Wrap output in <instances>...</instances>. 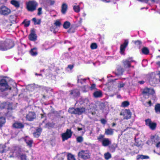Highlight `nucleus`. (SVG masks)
<instances>
[{
	"label": "nucleus",
	"mask_w": 160,
	"mask_h": 160,
	"mask_svg": "<svg viewBox=\"0 0 160 160\" xmlns=\"http://www.w3.org/2000/svg\"><path fill=\"white\" fill-rule=\"evenodd\" d=\"M152 2H158L159 0H151Z\"/></svg>",
	"instance_id": "obj_53"
},
{
	"label": "nucleus",
	"mask_w": 160,
	"mask_h": 160,
	"mask_svg": "<svg viewBox=\"0 0 160 160\" xmlns=\"http://www.w3.org/2000/svg\"><path fill=\"white\" fill-rule=\"evenodd\" d=\"M9 89L11 90V88L9 87L6 80L2 79L0 81V92H3Z\"/></svg>",
	"instance_id": "obj_5"
},
{
	"label": "nucleus",
	"mask_w": 160,
	"mask_h": 160,
	"mask_svg": "<svg viewBox=\"0 0 160 160\" xmlns=\"http://www.w3.org/2000/svg\"><path fill=\"white\" fill-rule=\"evenodd\" d=\"M72 135V132L71 130L68 129L65 132L62 133L61 134L62 141H64L70 138Z\"/></svg>",
	"instance_id": "obj_9"
},
{
	"label": "nucleus",
	"mask_w": 160,
	"mask_h": 160,
	"mask_svg": "<svg viewBox=\"0 0 160 160\" xmlns=\"http://www.w3.org/2000/svg\"><path fill=\"white\" fill-rule=\"evenodd\" d=\"M131 61H129L128 59L123 61V64L125 68H128L131 67Z\"/></svg>",
	"instance_id": "obj_16"
},
{
	"label": "nucleus",
	"mask_w": 160,
	"mask_h": 160,
	"mask_svg": "<svg viewBox=\"0 0 160 160\" xmlns=\"http://www.w3.org/2000/svg\"><path fill=\"white\" fill-rule=\"evenodd\" d=\"M83 138L81 136L78 137L77 138V140L78 142H81L83 141Z\"/></svg>",
	"instance_id": "obj_41"
},
{
	"label": "nucleus",
	"mask_w": 160,
	"mask_h": 160,
	"mask_svg": "<svg viewBox=\"0 0 160 160\" xmlns=\"http://www.w3.org/2000/svg\"><path fill=\"white\" fill-rule=\"evenodd\" d=\"M135 43L136 44H137V43H138L139 44H141V43L140 41H136Z\"/></svg>",
	"instance_id": "obj_54"
},
{
	"label": "nucleus",
	"mask_w": 160,
	"mask_h": 160,
	"mask_svg": "<svg viewBox=\"0 0 160 160\" xmlns=\"http://www.w3.org/2000/svg\"><path fill=\"white\" fill-rule=\"evenodd\" d=\"M36 114L34 112H29L26 116L27 119L29 121H32L36 118Z\"/></svg>",
	"instance_id": "obj_11"
},
{
	"label": "nucleus",
	"mask_w": 160,
	"mask_h": 160,
	"mask_svg": "<svg viewBox=\"0 0 160 160\" xmlns=\"http://www.w3.org/2000/svg\"><path fill=\"white\" fill-rule=\"evenodd\" d=\"M54 24L55 26L59 28H60V26L61 25V23L60 22V21L59 20H56Z\"/></svg>",
	"instance_id": "obj_33"
},
{
	"label": "nucleus",
	"mask_w": 160,
	"mask_h": 160,
	"mask_svg": "<svg viewBox=\"0 0 160 160\" xmlns=\"http://www.w3.org/2000/svg\"><path fill=\"white\" fill-rule=\"evenodd\" d=\"M61 12H62L64 14L65 13L68 8V6L66 3H63L61 7Z\"/></svg>",
	"instance_id": "obj_17"
},
{
	"label": "nucleus",
	"mask_w": 160,
	"mask_h": 160,
	"mask_svg": "<svg viewBox=\"0 0 160 160\" xmlns=\"http://www.w3.org/2000/svg\"><path fill=\"white\" fill-rule=\"evenodd\" d=\"M128 40H125L123 43L121 45L120 47V52L122 54L124 52L128 44Z\"/></svg>",
	"instance_id": "obj_12"
},
{
	"label": "nucleus",
	"mask_w": 160,
	"mask_h": 160,
	"mask_svg": "<svg viewBox=\"0 0 160 160\" xmlns=\"http://www.w3.org/2000/svg\"><path fill=\"white\" fill-rule=\"evenodd\" d=\"M5 103H3L1 104L0 107L2 108H4L5 107Z\"/></svg>",
	"instance_id": "obj_49"
},
{
	"label": "nucleus",
	"mask_w": 160,
	"mask_h": 160,
	"mask_svg": "<svg viewBox=\"0 0 160 160\" xmlns=\"http://www.w3.org/2000/svg\"><path fill=\"white\" fill-rule=\"evenodd\" d=\"M149 105V106H150L151 105V101H149L148 102H147Z\"/></svg>",
	"instance_id": "obj_57"
},
{
	"label": "nucleus",
	"mask_w": 160,
	"mask_h": 160,
	"mask_svg": "<svg viewBox=\"0 0 160 160\" xmlns=\"http://www.w3.org/2000/svg\"><path fill=\"white\" fill-rule=\"evenodd\" d=\"M78 131H79L82 130V128H78Z\"/></svg>",
	"instance_id": "obj_60"
},
{
	"label": "nucleus",
	"mask_w": 160,
	"mask_h": 160,
	"mask_svg": "<svg viewBox=\"0 0 160 160\" xmlns=\"http://www.w3.org/2000/svg\"><path fill=\"white\" fill-rule=\"evenodd\" d=\"M125 85V84L122 82H120L118 83V88L120 89L123 88Z\"/></svg>",
	"instance_id": "obj_42"
},
{
	"label": "nucleus",
	"mask_w": 160,
	"mask_h": 160,
	"mask_svg": "<svg viewBox=\"0 0 160 160\" xmlns=\"http://www.w3.org/2000/svg\"><path fill=\"white\" fill-rule=\"evenodd\" d=\"M24 140L27 145L31 147L33 142L32 140L28 137H25Z\"/></svg>",
	"instance_id": "obj_15"
},
{
	"label": "nucleus",
	"mask_w": 160,
	"mask_h": 160,
	"mask_svg": "<svg viewBox=\"0 0 160 160\" xmlns=\"http://www.w3.org/2000/svg\"><path fill=\"white\" fill-rule=\"evenodd\" d=\"M129 105V103L127 101H125L122 102L121 105V107H126L128 106Z\"/></svg>",
	"instance_id": "obj_32"
},
{
	"label": "nucleus",
	"mask_w": 160,
	"mask_h": 160,
	"mask_svg": "<svg viewBox=\"0 0 160 160\" xmlns=\"http://www.w3.org/2000/svg\"><path fill=\"white\" fill-rule=\"evenodd\" d=\"M32 20L33 21L35 22L36 23V24H39L40 23V22H36V19L35 18H33V19H32Z\"/></svg>",
	"instance_id": "obj_48"
},
{
	"label": "nucleus",
	"mask_w": 160,
	"mask_h": 160,
	"mask_svg": "<svg viewBox=\"0 0 160 160\" xmlns=\"http://www.w3.org/2000/svg\"><path fill=\"white\" fill-rule=\"evenodd\" d=\"M84 112H86L88 113H91L92 115H94L95 114V111L90 110V111L88 110V112L87 110H85L84 108H76V114L80 115Z\"/></svg>",
	"instance_id": "obj_6"
},
{
	"label": "nucleus",
	"mask_w": 160,
	"mask_h": 160,
	"mask_svg": "<svg viewBox=\"0 0 160 160\" xmlns=\"http://www.w3.org/2000/svg\"><path fill=\"white\" fill-rule=\"evenodd\" d=\"M157 64L160 67V61H158L156 62Z\"/></svg>",
	"instance_id": "obj_55"
},
{
	"label": "nucleus",
	"mask_w": 160,
	"mask_h": 160,
	"mask_svg": "<svg viewBox=\"0 0 160 160\" xmlns=\"http://www.w3.org/2000/svg\"><path fill=\"white\" fill-rule=\"evenodd\" d=\"M91 48L92 49H95L97 48V44L95 43H92L91 45Z\"/></svg>",
	"instance_id": "obj_44"
},
{
	"label": "nucleus",
	"mask_w": 160,
	"mask_h": 160,
	"mask_svg": "<svg viewBox=\"0 0 160 160\" xmlns=\"http://www.w3.org/2000/svg\"><path fill=\"white\" fill-rule=\"evenodd\" d=\"M101 142L102 145L104 147L107 146L111 144V141L110 139L106 138H103Z\"/></svg>",
	"instance_id": "obj_13"
},
{
	"label": "nucleus",
	"mask_w": 160,
	"mask_h": 160,
	"mask_svg": "<svg viewBox=\"0 0 160 160\" xmlns=\"http://www.w3.org/2000/svg\"><path fill=\"white\" fill-rule=\"evenodd\" d=\"M115 125H116V124L115 123H113L112 125V127H114V126H115Z\"/></svg>",
	"instance_id": "obj_64"
},
{
	"label": "nucleus",
	"mask_w": 160,
	"mask_h": 160,
	"mask_svg": "<svg viewBox=\"0 0 160 160\" xmlns=\"http://www.w3.org/2000/svg\"><path fill=\"white\" fill-rule=\"evenodd\" d=\"M149 158V157L148 156H147L143 155H138L137 157V159H147Z\"/></svg>",
	"instance_id": "obj_28"
},
{
	"label": "nucleus",
	"mask_w": 160,
	"mask_h": 160,
	"mask_svg": "<svg viewBox=\"0 0 160 160\" xmlns=\"http://www.w3.org/2000/svg\"><path fill=\"white\" fill-rule=\"evenodd\" d=\"M139 83L140 84H143L144 83V82L143 81H139Z\"/></svg>",
	"instance_id": "obj_59"
},
{
	"label": "nucleus",
	"mask_w": 160,
	"mask_h": 160,
	"mask_svg": "<svg viewBox=\"0 0 160 160\" xmlns=\"http://www.w3.org/2000/svg\"><path fill=\"white\" fill-rule=\"evenodd\" d=\"M68 160H75L74 156L71 154L68 155Z\"/></svg>",
	"instance_id": "obj_37"
},
{
	"label": "nucleus",
	"mask_w": 160,
	"mask_h": 160,
	"mask_svg": "<svg viewBox=\"0 0 160 160\" xmlns=\"http://www.w3.org/2000/svg\"><path fill=\"white\" fill-rule=\"evenodd\" d=\"M78 157L83 159H87L90 157V153L88 150H82L78 153Z\"/></svg>",
	"instance_id": "obj_4"
},
{
	"label": "nucleus",
	"mask_w": 160,
	"mask_h": 160,
	"mask_svg": "<svg viewBox=\"0 0 160 160\" xmlns=\"http://www.w3.org/2000/svg\"><path fill=\"white\" fill-rule=\"evenodd\" d=\"M11 4L17 8H19L20 6V4L19 1H18L15 0H12L11 1Z\"/></svg>",
	"instance_id": "obj_22"
},
{
	"label": "nucleus",
	"mask_w": 160,
	"mask_h": 160,
	"mask_svg": "<svg viewBox=\"0 0 160 160\" xmlns=\"http://www.w3.org/2000/svg\"><path fill=\"white\" fill-rule=\"evenodd\" d=\"M129 128L128 127H127L126 129H123V131H125L126 129H128Z\"/></svg>",
	"instance_id": "obj_62"
},
{
	"label": "nucleus",
	"mask_w": 160,
	"mask_h": 160,
	"mask_svg": "<svg viewBox=\"0 0 160 160\" xmlns=\"http://www.w3.org/2000/svg\"><path fill=\"white\" fill-rule=\"evenodd\" d=\"M22 24H24V26L26 27L30 25V21L23 22Z\"/></svg>",
	"instance_id": "obj_43"
},
{
	"label": "nucleus",
	"mask_w": 160,
	"mask_h": 160,
	"mask_svg": "<svg viewBox=\"0 0 160 160\" xmlns=\"http://www.w3.org/2000/svg\"><path fill=\"white\" fill-rule=\"evenodd\" d=\"M73 66L72 65H69L68 68H69L70 69H72L73 68Z\"/></svg>",
	"instance_id": "obj_52"
},
{
	"label": "nucleus",
	"mask_w": 160,
	"mask_h": 160,
	"mask_svg": "<svg viewBox=\"0 0 160 160\" xmlns=\"http://www.w3.org/2000/svg\"><path fill=\"white\" fill-rule=\"evenodd\" d=\"M6 146L5 145L0 144V153H3L8 151V150H6L5 148ZM10 148H8V150H9Z\"/></svg>",
	"instance_id": "obj_21"
},
{
	"label": "nucleus",
	"mask_w": 160,
	"mask_h": 160,
	"mask_svg": "<svg viewBox=\"0 0 160 160\" xmlns=\"http://www.w3.org/2000/svg\"><path fill=\"white\" fill-rule=\"evenodd\" d=\"M76 108H70L69 109L68 112L71 113H74L76 114Z\"/></svg>",
	"instance_id": "obj_38"
},
{
	"label": "nucleus",
	"mask_w": 160,
	"mask_h": 160,
	"mask_svg": "<svg viewBox=\"0 0 160 160\" xmlns=\"http://www.w3.org/2000/svg\"><path fill=\"white\" fill-rule=\"evenodd\" d=\"M146 124L147 125L149 126L152 122L151 121L150 119H148L145 120Z\"/></svg>",
	"instance_id": "obj_40"
},
{
	"label": "nucleus",
	"mask_w": 160,
	"mask_h": 160,
	"mask_svg": "<svg viewBox=\"0 0 160 160\" xmlns=\"http://www.w3.org/2000/svg\"><path fill=\"white\" fill-rule=\"evenodd\" d=\"M38 5V3L34 1H29L26 3L27 8L30 12L35 10Z\"/></svg>",
	"instance_id": "obj_3"
},
{
	"label": "nucleus",
	"mask_w": 160,
	"mask_h": 160,
	"mask_svg": "<svg viewBox=\"0 0 160 160\" xmlns=\"http://www.w3.org/2000/svg\"><path fill=\"white\" fill-rule=\"evenodd\" d=\"M100 121H101V123L103 124H106V121L103 119H101V120Z\"/></svg>",
	"instance_id": "obj_47"
},
{
	"label": "nucleus",
	"mask_w": 160,
	"mask_h": 160,
	"mask_svg": "<svg viewBox=\"0 0 160 160\" xmlns=\"http://www.w3.org/2000/svg\"><path fill=\"white\" fill-rule=\"evenodd\" d=\"M42 132V129L41 128H38L37 129L35 132L33 133L34 136L36 138L38 137L41 133Z\"/></svg>",
	"instance_id": "obj_20"
},
{
	"label": "nucleus",
	"mask_w": 160,
	"mask_h": 160,
	"mask_svg": "<svg viewBox=\"0 0 160 160\" xmlns=\"http://www.w3.org/2000/svg\"><path fill=\"white\" fill-rule=\"evenodd\" d=\"M95 88V85L94 84H92L91 87V89H93Z\"/></svg>",
	"instance_id": "obj_50"
},
{
	"label": "nucleus",
	"mask_w": 160,
	"mask_h": 160,
	"mask_svg": "<svg viewBox=\"0 0 160 160\" xmlns=\"http://www.w3.org/2000/svg\"><path fill=\"white\" fill-rule=\"evenodd\" d=\"M30 53L32 56H35L38 54L37 48H34L31 49L30 51Z\"/></svg>",
	"instance_id": "obj_14"
},
{
	"label": "nucleus",
	"mask_w": 160,
	"mask_h": 160,
	"mask_svg": "<svg viewBox=\"0 0 160 160\" xmlns=\"http://www.w3.org/2000/svg\"><path fill=\"white\" fill-rule=\"evenodd\" d=\"M11 12L10 10L5 6H2L0 8V14L7 15Z\"/></svg>",
	"instance_id": "obj_8"
},
{
	"label": "nucleus",
	"mask_w": 160,
	"mask_h": 160,
	"mask_svg": "<svg viewBox=\"0 0 160 160\" xmlns=\"http://www.w3.org/2000/svg\"><path fill=\"white\" fill-rule=\"evenodd\" d=\"M88 100L86 98L83 100V101L81 103V104L83 103L86 104H88Z\"/></svg>",
	"instance_id": "obj_46"
},
{
	"label": "nucleus",
	"mask_w": 160,
	"mask_h": 160,
	"mask_svg": "<svg viewBox=\"0 0 160 160\" xmlns=\"http://www.w3.org/2000/svg\"><path fill=\"white\" fill-rule=\"evenodd\" d=\"M128 60L129 61H131V62H133V60H132V58H129L128 59Z\"/></svg>",
	"instance_id": "obj_58"
},
{
	"label": "nucleus",
	"mask_w": 160,
	"mask_h": 160,
	"mask_svg": "<svg viewBox=\"0 0 160 160\" xmlns=\"http://www.w3.org/2000/svg\"><path fill=\"white\" fill-rule=\"evenodd\" d=\"M59 28L55 26L51 28V30L54 33H55L58 31Z\"/></svg>",
	"instance_id": "obj_34"
},
{
	"label": "nucleus",
	"mask_w": 160,
	"mask_h": 160,
	"mask_svg": "<svg viewBox=\"0 0 160 160\" xmlns=\"http://www.w3.org/2000/svg\"><path fill=\"white\" fill-rule=\"evenodd\" d=\"M13 46V42L11 39H7L4 42H0V50L2 51L7 50Z\"/></svg>",
	"instance_id": "obj_1"
},
{
	"label": "nucleus",
	"mask_w": 160,
	"mask_h": 160,
	"mask_svg": "<svg viewBox=\"0 0 160 160\" xmlns=\"http://www.w3.org/2000/svg\"><path fill=\"white\" fill-rule=\"evenodd\" d=\"M73 9L74 11L76 12H79L80 11L79 5H74L73 6Z\"/></svg>",
	"instance_id": "obj_31"
},
{
	"label": "nucleus",
	"mask_w": 160,
	"mask_h": 160,
	"mask_svg": "<svg viewBox=\"0 0 160 160\" xmlns=\"http://www.w3.org/2000/svg\"><path fill=\"white\" fill-rule=\"evenodd\" d=\"M13 149L14 150L13 152V157H18L20 156L21 160H26V155L25 154H21V151L18 148L14 147Z\"/></svg>",
	"instance_id": "obj_2"
},
{
	"label": "nucleus",
	"mask_w": 160,
	"mask_h": 160,
	"mask_svg": "<svg viewBox=\"0 0 160 160\" xmlns=\"http://www.w3.org/2000/svg\"><path fill=\"white\" fill-rule=\"evenodd\" d=\"M6 119L5 118L0 116V128L5 123Z\"/></svg>",
	"instance_id": "obj_24"
},
{
	"label": "nucleus",
	"mask_w": 160,
	"mask_h": 160,
	"mask_svg": "<svg viewBox=\"0 0 160 160\" xmlns=\"http://www.w3.org/2000/svg\"><path fill=\"white\" fill-rule=\"evenodd\" d=\"M13 126L16 128H23L24 127V125L21 122H16L13 124Z\"/></svg>",
	"instance_id": "obj_19"
},
{
	"label": "nucleus",
	"mask_w": 160,
	"mask_h": 160,
	"mask_svg": "<svg viewBox=\"0 0 160 160\" xmlns=\"http://www.w3.org/2000/svg\"><path fill=\"white\" fill-rule=\"evenodd\" d=\"M155 110L157 113H160V104L158 103L155 105Z\"/></svg>",
	"instance_id": "obj_26"
},
{
	"label": "nucleus",
	"mask_w": 160,
	"mask_h": 160,
	"mask_svg": "<svg viewBox=\"0 0 160 160\" xmlns=\"http://www.w3.org/2000/svg\"><path fill=\"white\" fill-rule=\"evenodd\" d=\"M87 88H85V90H83V92H87Z\"/></svg>",
	"instance_id": "obj_63"
},
{
	"label": "nucleus",
	"mask_w": 160,
	"mask_h": 160,
	"mask_svg": "<svg viewBox=\"0 0 160 160\" xmlns=\"http://www.w3.org/2000/svg\"><path fill=\"white\" fill-rule=\"evenodd\" d=\"M154 93V91L152 88H146L142 92V94L145 98H148L149 95L153 94Z\"/></svg>",
	"instance_id": "obj_7"
},
{
	"label": "nucleus",
	"mask_w": 160,
	"mask_h": 160,
	"mask_svg": "<svg viewBox=\"0 0 160 160\" xmlns=\"http://www.w3.org/2000/svg\"><path fill=\"white\" fill-rule=\"evenodd\" d=\"M70 93L71 94H73L74 96H77L79 95V92L78 89H76L72 91Z\"/></svg>",
	"instance_id": "obj_29"
},
{
	"label": "nucleus",
	"mask_w": 160,
	"mask_h": 160,
	"mask_svg": "<svg viewBox=\"0 0 160 160\" xmlns=\"http://www.w3.org/2000/svg\"><path fill=\"white\" fill-rule=\"evenodd\" d=\"M70 26V23L68 21L65 22L63 25V28L66 29L68 28Z\"/></svg>",
	"instance_id": "obj_30"
},
{
	"label": "nucleus",
	"mask_w": 160,
	"mask_h": 160,
	"mask_svg": "<svg viewBox=\"0 0 160 160\" xmlns=\"http://www.w3.org/2000/svg\"><path fill=\"white\" fill-rule=\"evenodd\" d=\"M42 8H39L38 9V15H40L42 13Z\"/></svg>",
	"instance_id": "obj_45"
},
{
	"label": "nucleus",
	"mask_w": 160,
	"mask_h": 160,
	"mask_svg": "<svg viewBox=\"0 0 160 160\" xmlns=\"http://www.w3.org/2000/svg\"><path fill=\"white\" fill-rule=\"evenodd\" d=\"M95 98H98L101 97L102 93L100 91L95 92L93 94Z\"/></svg>",
	"instance_id": "obj_25"
},
{
	"label": "nucleus",
	"mask_w": 160,
	"mask_h": 160,
	"mask_svg": "<svg viewBox=\"0 0 160 160\" xmlns=\"http://www.w3.org/2000/svg\"><path fill=\"white\" fill-rule=\"evenodd\" d=\"M55 2L54 1H51V4H53Z\"/></svg>",
	"instance_id": "obj_61"
},
{
	"label": "nucleus",
	"mask_w": 160,
	"mask_h": 160,
	"mask_svg": "<svg viewBox=\"0 0 160 160\" xmlns=\"http://www.w3.org/2000/svg\"><path fill=\"white\" fill-rule=\"evenodd\" d=\"M149 127L151 129L154 130L156 127V124L155 123L152 122Z\"/></svg>",
	"instance_id": "obj_35"
},
{
	"label": "nucleus",
	"mask_w": 160,
	"mask_h": 160,
	"mask_svg": "<svg viewBox=\"0 0 160 160\" xmlns=\"http://www.w3.org/2000/svg\"><path fill=\"white\" fill-rule=\"evenodd\" d=\"M104 138V135L100 134L98 137L97 139L99 141L102 142L103 139Z\"/></svg>",
	"instance_id": "obj_39"
},
{
	"label": "nucleus",
	"mask_w": 160,
	"mask_h": 160,
	"mask_svg": "<svg viewBox=\"0 0 160 160\" xmlns=\"http://www.w3.org/2000/svg\"><path fill=\"white\" fill-rule=\"evenodd\" d=\"M120 115L123 116L124 119H128L131 118V114L129 110L126 109L122 111Z\"/></svg>",
	"instance_id": "obj_10"
},
{
	"label": "nucleus",
	"mask_w": 160,
	"mask_h": 160,
	"mask_svg": "<svg viewBox=\"0 0 160 160\" xmlns=\"http://www.w3.org/2000/svg\"><path fill=\"white\" fill-rule=\"evenodd\" d=\"M29 39L31 41H34L36 40L37 37L35 33L32 32L29 36Z\"/></svg>",
	"instance_id": "obj_18"
},
{
	"label": "nucleus",
	"mask_w": 160,
	"mask_h": 160,
	"mask_svg": "<svg viewBox=\"0 0 160 160\" xmlns=\"http://www.w3.org/2000/svg\"><path fill=\"white\" fill-rule=\"evenodd\" d=\"M156 146L157 148H160V142H159L156 144Z\"/></svg>",
	"instance_id": "obj_51"
},
{
	"label": "nucleus",
	"mask_w": 160,
	"mask_h": 160,
	"mask_svg": "<svg viewBox=\"0 0 160 160\" xmlns=\"http://www.w3.org/2000/svg\"><path fill=\"white\" fill-rule=\"evenodd\" d=\"M113 132V129L111 128L106 129L105 131V133L107 135H112Z\"/></svg>",
	"instance_id": "obj_27"
},
{
	"label": "nucleus",
	"mask_w": 160,
	"mask_h": 160,
	"mask_svg": "<svg viewBox=\"0 0 160 160\" xmlns=\"http://www.w3.org/2000/svg\"><path fill=\"white\" fill-rule=\"evenodd\" d=\"M142 52L144 54H148L149 52L148 49L146 48H144L142 49Z\"/></svg>",
	"instance_id": "obj_36"
},
{
	"label": "nucleus",
	"mask_w": 160,
	"mask_h": 160,
	"mask_svg": "<svg viewBox=\"0 0 160 160\" xmlns=\"http://www.w3.org/2000/svg\"><path fill=\"white\" fill-rule=\"evenodd\" d=\"M104 158L106 160H108L112 158L111 154L109 152H107L104 154Z\"/></svg>",
	"instance_id": "obj_23"
},
{
	"label": "nucleus",
	"mask_w": 160,
	"mask_h": 160,
	"mask_svg": "<svg viewBox=\"0 0 160 160\" xmlns=\"http://www.w3.org/2000/svg\"><path fill=\"white\" fill-rule=\"evenodd\" d=\"M102 1L103 2H110V0H102Z\"/></svg>",
	"instance_id": "obj_56"
}]
</instances>
